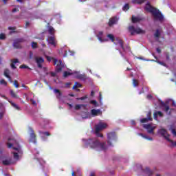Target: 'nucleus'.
Returning a JSON list of instances; mask_svg holds the SVG:
<instances>
[{
	"instance_id": "f257e3e1",
	"label": "nucleus",
	"mask_w": 176,
	"mask_h": 176,
	"mask_svg": "<svg viewBox=\"0 0 176 176\" xmlns=\"http://www.w3.org/2000/svg\"><path fill=\"white\" fill-rule=\"evenodd\" d=\"M85 144L86 146H89L92 149H96V151H107L108 149V146H107L105 142L100 143L96 138L89 139L85 141Z\"/></svg>"
},
{
	"instance_id": "f03ea898",
	"label": "nucleus",
	"mask_w": 176,
	"mask_h": 176,
	"mask_svg": "<svg viewBox=\"0 0 176 176\" xmlns=\"http://www.w3.org/2000/svg\"><path fill=\"white\" fill-rule=\"evenodd\" d=\"M7 146L8 148H12V149L15 151L14 152H13L14 159L18 160L19 155H21L23 153V151H21V148L20 147V146H19V142H17V140H16L13 138H10L8 139Z\"/></svg>"
},
{
	"instance_id": "7ed1b4c3",
	"label": "nucleus",
	"mask_w": 176,
	"mask_h": 176,
	"mask_svg": "<svg viewBox=\"0 0 176 176\" xmlns=\"http://www.w3.org/2000/svg\"><path fill=\"white\" fill-rule=\"evenodd\" d=\"M108 127V124L103 122H100L98 124L95 126V133L97 134L98 137H102V135L100 133V131L104 130V129H107Z\"/></svg>"
},
{
	"instance_id": "20e7f679",
	"label": "nucleus",
	"mask_w": 176,
	"mask_h": 176,
	"mask_svg": "<svg viewBox=\"0 0 176 176\" xmlns=\"http://www.w3.org/2000/svg\"><path fill=\"white\" fill-rule=\"evenodd\" d=\"M129 31L131 35H134V34H145V32L141 28H135L133 25L129 27Z\"/></svg>"
},
{
	"instance_id": "39448f33",
	"label": "nucleus",
	"mask_w": 176,
	"mask_h": 176,
	"mask_svg": "<svg viewBox=\"0 0 176 176\" xmlns=\"http://www.w3.org/2000/svg\"><path fill=\"white\" fill-rule=\"evenodd\" d=\"M158 134H160L162 137L165 138L168 142H170V144H173V140L170 138V135L167 133V131L164 129H162L158 130Z\"/></svg>"
},
{
	"instance_id": "423d86ee",
	"label": "nucleus",
	"mask_w": 176,
	"mask_h": 176,
	"mask_svg": "<svg viewBox=\"0 0 176 176\" xmlns=\"http://www.w3.org/2000/svg\"><path fill=\"white\" fill-rule=\"evenodd\" d=\"M144 129H146L147 130V133L148 134H154V132L155 129H156V124H143Z\"/></svg>"
},
{
	"instance_id": "0eeeda50",
	"label": "nucleus",
	"mask_w": 176,
	"mask_h": 176,
	"mask_svg": "<svg viewBox=\"0 0 176 176\" xmlns=\"http://www.w3.org/2000/svg\"><path fill=\"white\" fill-rule=\"evenodd\" d=\"M107 138V143L109 145V146H111L113 142H116V134L113 132L108 133Z\"/></svg>"
},
{
	"instance_id": "6e6552de",
	"label": "nucleus",
	"mask_w": 176,
	"mask_h": 176,
	"mask_svg": "<svg viewBox=\"0 0 176 176\" xmlns=\"http://www.w3.org/2000/svg\"><path fill=\"white\" fill-rule=\"evenodd\" d=\"M152 14L153 16L154 20H158L159 21H162V20H163L164 17L162 14V13H160V11H159L158 10H155L153 11Z\"/></svg>"
},
{
	"instance_id": "1a4fd4ad",
	"label": "nucleus",
	"mask_w": 176,
	"mask_h": 176,
	"mask_svg": "<svg viewBox=\"0 0 176 176\" xmlns=\"http://www.w3.org/2000/svg\"><path fill=\"white\" fill-rule=\"evenodd\" d=\"M48 43L51 45L52 46H54V47H56L57 45V41L56 40V38L53 36H49L47 39Z\"/></svg>"
},
{
	"instance_id": "9d476101",
	"label": "nucleus",
	"mask_w": 176,
	"mask_h": 176,
	"mask_svg": "<svg viewBox=\"0 0 176 176\" xmlns=\"http://www.w3.org/2000/svg\"><path fill=\"white\" fill-rule=\"evenodd\" d=\"M34 59H35V61L37 64V66L39 68H42V64H43V63L45 62V60H43V58L36 56L34 58Z\"/></svg>"
},
{
	"instance_id": "9b49d317",
	"label": "nucleus",
	"mask_w": 176,
	"mask_h": 176,
	"mask_svg": "<svg viewBox=\"0 0 176 176\" xmlns=\"http://www.w3.org/2000/svg\"><path fill=\"white\" fill-rule=\"evenodd\" d=\"M31 133H30V142H33L34 144H36V135L35 133H34V130L32 129H30Z\"/></svg>"
},
{
	"instance_id": "f8f14e48",
	"label": "nucleus",
	"mask_w": 176,
	"mask_h": 176,
	"mask_svg": "<svg viewBox=\"0 0 176 176\" xmlns=\"http://www.w3.org/2000/svg\"><path fill=\"white\" fill-rule=\"evenodd\" d=\"M144 9L147 12H150V13H153V11H155L156 10L153 7H152L151 5L149 4V3L146 4V6L144 7Z\"/></svg>"
},
{
	"instance_id": "ddd939ff",
	"label": "nucleus",
	"mask_w": 176,
	"mask_h": 176,
	"mask_svg": "<svg viewBox=\"0 0 176 176\" xmlns=\"http://www.w3.org/2000/svg\"><path fill=\"white\" fill-rule=\"evenodd\" d=\"M10 74V71L8 69H6L4 70V75L6 78H8V79L9 80V81L10 82V83L13 82V80H12V78H10V76H9V74Z\"/></svg>"
},
{
	"instance_id": "4468645a",
	"label": "nucleus",
	"mask_w": 176,
	"mask_h": 176,
	"mask_svg": "<svg viewBox=\"0 0 176 176\" xmlns=\"http://www.w3.org/2000/svg\"><path fill=\"white\" fill-rule=\"evenodd\" d=\"M153 56L155 58V60H151V61H155V63H157V64H160V65H163L164 67H167V65H166V63H164V62H162L157 59V57L156 56H155V54H153Z\"/></svg>"
},
{
	"instance_id": "2eb2a0df",
	"label": "nucleus",
	"mask_w": 176,
	"mask_h": 176,
	"mask_svg": "<svg viewBox=\"0 0 176 176\" xmlns=\"http://www.w3.org/2000/svg\"><path fill=\"white\" fill-rule=\"evenodd\" d=\"M142 20V18L140 16H134V15L132 16V23H140Z\"/></svg>"
},
{
	"instance_id": "dca6fc26",
	"label": "nucleus",
	"mask_w": 176,
	"mask_h": 176,
	"mask_svg": "<svg viewBox=\"0 0 176 176\" xmlns=\"http://www.w3.org/2000/svg\"><path fill=\"white\" fill-rule=\"evenodd\" d=\"M102 34H103L102 32H98L96 36H97L98 41H100V42H107V41H108V40L102 39Z\"/></svg>"
},
{
	"instance_id": "f3484780",
	"label": "nucleus",
	"mask_w": 176,
	"mask_h": 176,
	"mask_svg": "<svg viewBox=\"0 0 176 176\" xmlns=\"http://www.w3.org/2000/svg\"><path fill=\"white\" fill-rule=\"evenodd\" d=\"M91 113L93 115V116H97L98 115H101V111L100 109H92L91 111Z\"/></svg>"
},
{
	"instance_id": "a211bd4d",
	"label": "nucleus",
	"mask_w": 176,
	"mask_h": 176,
	"mask_svg": "<svg viewBox=\"0 0 176 176\" xmlns=\"http://www.w3.org/2000/svg\"><path fill=\"white\" fill-rule=\"evenodd\" d=\"M144 173L146 176H152L153 175V171L151 170L149 168H146L144 170Z\"/></svg>"
},
{
	"instance_id": "6ab92c4d",
	"label": "nucleus",
	"mask_w": 176,
	"mask_h": 176,
	"mask_svg": "<svg viewBox=\"0 0 176 176\" xmlns=\"http://www.w3.org/2000/svg\"><path fill=\"white\" fill-rule=\"evenodd\" d=\"M58 63L56 66V71L57 72H61V69H63V62L61 60H58Z\"/></svg>"
},
{
	"instance_id": "aec40b11",
	"label": "nucleus",
	"mask_w": 176,
	"mask_h": 176,
	"mask_svg": "<svg viewBox=\"0 0 176 176\" xmlns=\"http://www.w3.org/2000/svg\"><path fill=\"white\" fill-rule=\"evenodd\" d=\"M153 115H154V119L155 120H157V116H160V118H163V113L162 111H155Z\"/></svg>"
},
{
	"instance_id": "412c9836",
	"label": "nucleus",
	"mask_w": 176,
	"mask_h": 176,
	"mask_svg": "<svg viewBox=\"0 0 176 176\" xmlns=\"http://www.w3.org/2000/svg\"><path fill=\"white\" fill-rule=\"evenodd\" d=\"M54 93L56 94L57 98L58 99L61 98V96H63V94H61V91H60L59 89H54Z\"/></svg>"
},
{
	"instance_id": "4be33fe9",
	"label": "nucleus",
	"mask_w": 176,
	"mask_h": 176,
	"mask_svg": "<svg viewBox=\"0 0 176 176\" xmlns=\"http://www.w3.org/2000/svg\"><path fill=\"white\" fill-rule=\"evenodd\" d=\"M160 35H162V29H157L154 34L155 38H160Z\"/></svg>"
},
{
	"instance_id": "5701e85b",
	"label": "nucleus",
	"mask_w": 176,
	"mask_h": 176,
	"mask_svg": "<svg viewBox=\"0 0 176 176\" xmlns=\"http://www.w3.org/2000/svg\"><path fill=\"white\" fill-rule=\"evenodd\" d=\"M153 119L152 118L149 117V118H142L140 120L141 123H148V122H152Z\"/></svg>"
},
{
	"instance_id": "b1692460",
	"label": "nucleus",
	"mask_w": 176,
	"mask_h": 176,
	"mask_svg": "<svg viewBox=\"0 0 176 176\" xmlns=\"http://www.w3.org/2000/svg\"><path fill=\"white\" fill-rule=\"evenodd\" d=\"M3 164L4 166H10V164H12V160H10V159L3 160Z\"/></svg>"
},
{
	"instance_id": "393cba45",
	"label": "nucleus",
	"mask_w": 176,
	"mask_h": 176,
	"mask_svg": "<svg viewBox=\"0 0 176 176\" xmlns=\"http://www.w3.org/2000/svg\"><path fill=\"white\" fill-rule=\"evenodd\" d=\"M162 105L164 108V111H165V112H168V111L170 110V107L167 105V102L166 103L162 102Z\"/></svg>"
},
{
	"instance_id": "a878e982",
	"label": "nucleus",
	"mask_w": 176,
	"mask_h": 176,
	"mask_svg": "<svg viewBox=\"0 0 176 176\" xmlns=\"http://www.w3.org/2000/svg\"><path fill=\"white\" fill-rule=\"evenodd\" d=\"M48 32H49V34H50V35H53L56 32V30H54V28L53 27L49 26L48 27Z\"/></svg>"
},
{
	"instance_id": "bb28decb",
	"label": "nucleus",
	"mask_w": 176,
	"mask_h": 176,
	"mask_svg": "<svg viewBox=\"0 0 176 176\" xmlns=\"http://www.w3.org/2000/svg\"><path fill=\"white\" fill-rule=\"evenodd\" d=\"M116 21H117L116 18L110 19L109 22V25L111 26V25H113V24H116Z\"/></svg>"
},
{
	"instance_id": "cd10ccee",
	"label": "nucleus",
	"mask_w": 176,
	"mask_h": 176,
	"mask_svg": "<svg viewBox=\"0 0 176 176\" xmlns=\"http://www.w3.org/2000/svg\"><path fill=\"white\" fill-rule=\"evenodd\" d=\"M74 108H75L76 111H79V109H80L81 108H86V105L85 104H76Z\"/></svg>"
},
{
	"instance_id": "c85d7f7f",
	"label": "nucleus",
	"mask_w": 176,
	"mask_h": 176,
	"mask_svg": "<svg viewBox=\"0 0 176 176\" xmlns=\"http://www.w3.org/2000/svg\"><path fill=\"white\" fill-rule=\"evenodd\" d=\"M138 135H140L141 137H142L143 138H145L146 140H148V141H153V140L152 138H149L144 135L143 133H138Z\"/></svg>"
},
{
	"instance_id": "c756f323",
	"label": "nucleus",
	"mask_w": 176,
	"mask_h": 176,
	"mask_svg": "<svg viewBox=\"0 0 176 176\" xmlns=\"http://www.w3.org/2000/svg\"><path fill=\"white\" fill-rule=\"evenodd\" d=\"M10 96L12 97H13V98H19V97L17 96V94H16V93H14V90H10Z\"/></svg>"
},
{
	"instance_id": "7c9ffc66",
	"label": "nucleus",
	"mask_w": 176,
	"mask_h": 176,
	"mask_svg": "<svg viewBox=\"0 0 176 176\" xmlns=\"http://www.w3.org/2000/svg\"><path fill=\"white\" fill-rule=\"evenodd\" d=\"M117 41L118 43L120 45V47H121V49H124V47H123V41L119 39H117Z\"/></svg>"
},
{
	"instance_id": "2f4dec72",
	"label": "nucleus",
	"mask_w": 176,
	"mask_h": 176,
	"mask_svg": "<svg viewBox=\"0 0 176 176\" xmlns=\"http://www.w3.org/2000/svg\"><path fill=\"white\" fill-rule=\"evenodd\" d=\"M145 0H133V3H144Z\"/></svg>"
},
{
	"instance_id": "473e14b6",
	"label": "nucleus",
	"mask_w": 176,
	"mask_h": 176,
	"mask_svg": "<svg viewBox=\"0 0 176 176\" xmlns=\"http://www.w3.org/2000/svg\"><path fill=\"white\" fill-rule=\"evenodd\" d=\"M11 105L15 108V109H18L20 110V107L16 104V103H14V102H11Z\"/></svg>"
},
{
	"instance_id": "72a5a7b5",
	"label": "nucleus",
	"mask_w": 176,
	"mask_h": 176,
	"mask_svg": "<svg viewBox=\"0 0 176 176\" xmlns=\"http://www.w3.org/2000/svg\"><path fill=\"white\" fill-rule=\"evenodd\" d=\"M107 38H109L111 42H115V37L112 34H108Z\"/></svg>"
},
{
	"instance_id": "f704fd0d",
	"label": "nucleus",
	"mask_w": 176,
	"mask_h": 176,
	"mask_svg": "<svg viewBox=\"0 0 176 176\" xmlns=\"http://www.w3.org/2000/svg\"><path fill=\"white\" fill-rule=\"evenodd\" d=\"M78 87H82V85L79 82H75L74 86L73 87V89H76Z\"/></svg>"
},
{
	"instance_id": "c9c22d12",
	"label": "nucleus",
	"mask_w": 176,
	"mask_h": 176,
	"mask_svg": "<svg viewBox=\"0 0 176 176\" xmlns=\"http://www.w3.org/2000/svg\"><path fill=\"white\" fill-rule=\"evenodd\" d=\"M130 7L129 6V4H125L124 6L122 8V10H124V12H127V10Z\"/></svg>"
},
{
	"instance_id": "e433bc0d",
	"label": "nucleus",
	"mask_w": 176,
	"mask_h": 176,
	"mask_svg": "<svg viewBox=\"0 0 176 176\" xmlns=\"http://www.w3.org/2000/svg\"><path fill=\"white\" fill-rule=\"evenodd\" d=\"M19 42L16 43V41H14V44H13L14 47L19 49V47H20V44H19Z\"/></svg>"
},
{
	"instance_id": "4c0bfd02",
	"label": "nucleus",
	"mask_w": 176,
	"mask_h": 176,
	"mask_svg": "<svg viewBox=\"0 0 176 176\" xmlns=\"http://www.w3.org/2000/svg\"><path fill=\"white\" fill-rule=\"evenodd\" d=\"M5 39H6V36L5 35V34H0V40L5 41Z\"/></svg>"
},
{
	"instance_id": "58836bf2",
	"label": "nucleus",
	"mask_w": 176,
	"mask_h": 176,
	"mask_svg": "<svg viewBox=\"0 0 176 176\" xmlns=\"http://www.w3.org/2000/svg\"><path fill=\"white\" fill-rule=\"evenodd\" d=\"M133 85L134 86V87H137V86H138V81L135 79L133 80Z\"/></svg>"
},
{
	"instance_id": "ea45409f",
	"label": "nucleus",
	"mask_w": 176,
	"mask_h": 176,
	"mask_svg": "<svg viewBox=\"0 0 176 176\" xmlns=\"http://www.w3.org/2000/svg\"><path fill=\"white\" fill-rule=\"evenodd\" d=\"M90 104H92L93 105H94V107H98V103L96 100H91Z\"/></svg>"
},
{
	"instance_id": "a19ab883",
	"label": "nucleus",
	"mask_w": 176,
	"mask_h": 176,
	"mask_svg": "<svg viewBox=\"0 0 176 176\" xmlns=\"http://www.w3.org/2000/svg\"><path fill=\"white\" fill-rule=\"evenodd\" d=\"M32 49H36V47H38V43H36V42H32Z\"/></svg>"
},
{
	"instance_id": "79ce46f5",
	"label": "nucleus",
	"mask_w": 176,
	"mask_h": 176,
	"mask_svg": "<svg viewBox=\"0 0 176 176\" xmlns=\"http://www.w3.org/2000/svg\"><path fill=\"white\" fill-rule=\"evenodd\" d=\"M19 68L21 69H31V68H30L28 66L25 65H22L19 67Z\"/></svg>"
},
{
	"instance_id": "37998d69",
	"label": "nucleus",
	"mask_w": 176,
	"mask_h": 176,
	"mask_svg": "<svg viewBox=\"0 0 176 176\" xmlns=\"http://www.w3.org/2000/svg\"><path fill=\"white\" fill-rule=\"evenodd\" d=\"M69 75H72V73L68 72H65L63 76H64L65 78H67V76H69Z\"/></svg>"
},
{
	"instance_id": "c03bdc74",
	"label": "nucleus",
	"mask_w": 176,
	"mask_h": 176,
	"mask_svg": "<svg viewBox=\"0 0 176 176\" xmlns=\"http://www.w3.org/2000/svg\"><path fill=\"white\" fill-rule=\"evenodd\" d=\"M15 42H18V43H23V42H24V40H23V38H18V39H16V40H15Z\"/></svg>"
},
{
	"instance_id": "a18cd8bd",
	"label": "nucleus",
	"mask_w": 176,
	"mask_h": 176,
	"mask_svg": "<svg viewBox=\"0 0 176 176\" xmlns=\"http://www.w3.org/2000/svg\"><path fill=\"white\" fill-rule=\"evenodd\" d=\"M14 86L16 89L19 88V82H17L16 80H15L14 81Z\"/></svg>"
},
{
	"instance_id": "49530a36",
	"label": "nucleus",
	"mask_w": 176,
	"mask_h": 176,
	"mask_svg": "<svg viewBox=\"0 0 176 176\" xmlns=\"http://www.w3.org/2000/svg\"><path fill=\"white\" fill-rule=\"evenodd\" d=\"M0 83H1V85H4V86H6V85H8L6 81H5L3 79L0 80Z\"/></svg>"
},
{
	"instance_id": "de8ad7c7",
	"label": "nucleus",
	"mask_w": 176,
	"mask_h": 176,
	"mask_svg": "<svg viewBox=\"0 0 176 176\" xmlns=\"http://www.w3.org/2000/svg\"><path fill=\"white\" fill-rule=\"evenodd\" d=\"M41 134H43V135H47V137H49V135H50V133L49 132H42Z\"/></svg>"
},
{
	"instance_id": "09e8293b",
	"label": "nucleus",
	"mask_w": 176,
	"mask_h": 176,
	"mask_svg": "<svg viewBox=\"0 0 176 176\" xmlns=\"http://www.w3.org/2000/svg\"><path fill=\"white\" fill-rule=\"evenodd\" d=\"M32 105H36V102L34 99H30Z\"/></svg>"
},
{
	"instance_id": "8fccbe9b",
	"label": "nucleus",
	"mask_w": 176,
	"mask_h": 176,
	"mask_svg": "<svg viewBox=\"0 0 176 176\" xmlns=\"http://www.w3.org/2000/svg\"><path fill=\"white\" fill-rule=\"evenodd\" d=\"M12 63L14 64H17V63H19V59H13L12 60Z\"/></svg>"
},
{
	"instance_id": "3c124183",
	"label": "nucleus",
	"mask_w": 176,
	"mask_h": 176,
	"mask_svg": "<svg viewBox=\"0 0 176 176\" xmlns=\"http://www.w3.org/2000/svg\"><path fill=\"white\" fill-rule=\"evenodd\" d=\"M86 98H87V96H85L81 97V98H77V100H86Z\"/></svg>"
},
{
	"instance_id": "603ef678",
	"label": "nucleus",
	"mask_w": 176,
	"mask_h": 176,
	"mask_svg": "<svg viewBox=\"0 0 176 176\" xmlns=\"http://www.w3.org/2000/svg\"><path fill=\"white\" fill-rule=\"evenodd\" d=\"M77 78H78V79H85V76H83V75H79V76H77Z\"/></svg>"
},
{
	"instance_id": "864d4df0",
	"label": "nucleus",
	"mask_w": 176,
	"mask_h": 176,
	"mask_svg": "<svg viewBox=\"0 0 176 176\" xmlns=\"http://www.w3.org/2000/svg\"><path fill=\"white\" fill-rule=\"evenodd\" d=\"M8 30H10V31H14L16 30V28H14V27H9Z\"/></svg>"
},
{
	"instance_id": "5fc2aeb1",
	"label": "nucleus",
	"mask_w": 176,
	"mask_h": 176,
	"mask_svg": "<svg viewBox=\"0 0 176 176\" xmlns=\"http://www.w3.org/2000/svg\"><path fill=\"white\" fill-rule=\"evenodd\" d=\"M15 63H11V68H12V69H16V66L14 65Z\"/></svg>"
},
{
	"instance_id": "6e6d98bb",
	"label": "nucleus",
	"mask_w": 176,
	"mask_h": 176,
	"mask_svg": "<svg viewBox=\"0 0 176 176\" xmlns=\"http://www.w3.org/2000/svg\"><path fill=\"white\" fill-rule=\"evenodd\" d=\"M152 112L149 111L147 114V118H151Z\"/></svg>"
},
{
	"instance_id": "4d7b16f0",
	"label": "nucleus",
	"mask_w": 176,
	"mask_h": 176,
	"mask_svg": "<svg viewBox=\"0 0 176 176\" xmlns=\"http://www.w3.org/2000/svg\"><path fill=\"white\" fill-rule=\"evenodd\" d=\"M156 50H157V53H159V54L162 53V50H160V48H157Z\"/></svg>"
},
{
	"instance_id": "13d9d810",
	"label": "nucleus",
	"mask_w": 176,
	"mask_h": 176,
	"mask_svg": "<svg viewBox=\"0 0 176 176\" xmlns=\"http://www.w3.org/2000/svg\"><path fill=\"white\" fill-rule=\"evenodd\" d=\"M173 107H176L175 102L174 100H171Z\"/></svg>"
},
{
	"instance_id": "bf43d9fd",
	"label": "nucleus",
	"mask_w": 176,
	"mask_h": 176,
	"mask_svg": "<svg viewBox=\"0 0 176 176\" xmlns=\"http://www.w3.org/2000/svg\"><path fill=\"white\" fill-rule=\"evenodd\" d=\"M2 118H3V113L1 112L0 113V119H1Z\"/></svg>"
},
{
	"instance_id": "052dcab7",
	"label": "nucleus",
	"mask_w": 176,
	"mask_h": 176,
	"mask_svg": "<svg viewBox=\"0 0 176 176\" xmlns=\"http://www.w3.org/2000/svg\"><path fill=\"white\" fill-rule=\"evenodd\" d=\"M147 98L151 100V98H152V95H147Z\"/></svg>"
},
{
	"instance_id": "680f3d73",
	"label": "nucleus",
	"mask_w": 176,
	"mask_h": 176,
	"mask_svg": "<svg viewBox=\"0 0 176 176\" xmlns=\"http://www.w3.org/2000/svg\"><path fill=\"white\" fill-rule=\"evenodd\" d=\"M57 64V59H54V65H56Z\"/></svg>"
},
{
	"instance_id": "e2e57ef3",
	"label": "nucleus",
	"mask_w": 176,
	"mask_h": 176,
	"mask_svg": "<svg viewBox=\"0 0 176 176\" xmlns=\"http://www.w3.org/2000/svg\"><path fill=\"white\" fill-rule=\"evenodd\" d=\"M51 76H56V73L51 72Z\"/></svg>"
},
{
	"instance_id": "0e129e2a",
	"label": "nucleus",
	"mask_w": 176,
	"mask_h": 176,
	"mask_svg": "<svg viewBox=\"0 0 176 176\" xmlns=\"http://www.w3.org/2000/svg\"><path fill=\"white\" fill-rule=\"evenodd\" d=\"M47 61H51L52 58L50 56H47Z\"/></svg>"
},
{
	"instance_id": "69168bd1",
	"label": "nucleus",
	"mask_w": 176,
	"mask_h": 176,
	"mask_svg": "<svg viewBox=\"0 0 176 176\" xmlns=\"http://www.w3.org/2000/svg\"><path fill=\"white\" fill-rule=\"evenodd\" d=\"M166 60H170V56L168 54H166Z\"/></svg>"
},
{
	"instance_id": "338daca9",
	"label": "nucleus",
	"mask_w": 176,
	"mask_h": 176,
	"mask_svg": "<svg viewBox=\"0 0 176 176\" xmlns=\"http://www.w3.org/2000/svg\"><path fill=\"white\" fill-rule=\"evenodd\" d=\"M30 58H32V52L30 53Z\"/></svg>"
},
{
	"instance_id": "774afa93",
	"label": "nucleus",
	"mask_w": 176,
	"mask_h": 176,
	"mask_svg": "<svg viewBox=\"0 0 176 176\" xmlns=\"http://www.w3.org/2000/svg\"><path fill=\"white\" fill-rule=\"evenodd\" d=\"M90 176H96V174H94V173H91L90 174Z\"/></svg>"
}]
</instances>
